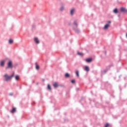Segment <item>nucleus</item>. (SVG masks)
Instances as JSON below:
<instances>
[{"mask_svg": "<svg viewBox=\"0 0 127 127\" xmlns=\"http://www.w3.org/2000/svg\"><path fill=\"white\" fill-rule=\"evenodd\" d=\"M71 82L72 84H75V80H72L71 81Z\"/></svg>", "mask_w": 127, "mask_h": 127, "instance_id": "22", "label": "nucleus"}, {"mask_svg": "<svg viewBox=\"0 0 127 127\" xmlns=\"http://www.w3.org/2000/svg\"><path fill=\"white\" fill-rule=\"evenodd\" d=\"M93 60V59L92 58H89V59H87L85 61L87 63H91V62H92V61Z\"/></svg>", "mask_w": 127, "mask_h": 127, "instance_id": "3", "label": "nucleus"}, {"mask_svg": "<svg viewBox=\"0 0 127 127\" xmlns=\"http://www.w3.org/2000/svg\"><path fill=\"white\" fill-rule=\"evenodd\" d=\"M8 68H12V62L9 61L7 64V67L5 68L6 70L8 69Z\"/></svg>", "mask_w": 127, "mask_h": 127, "instance_id": "2", "label": "nucleus"}, {"mask_svg": "<svg viewBox=\"0 0 127 127\" xmlns=\"http://www.w3.org/2000/svg\"><path fill=\"white\" fill-rule=\"evenodd\" d=\"M35 65H36V69H37V70H39V65L37 64V63H36Z\"/></svg>", "mask_w": 127, "mask_h": 127, "instance_id": "12", "label": "nucleus"}, {"mask_svg": "<svg viewBox=\"0 0 127 127\" xmlns=\"http://www.w3.org/2000/svg\"><path fill=\"white\" fill-rule=\"evenodd\" d=\"M77 54H78V55H79L80 56H83V55H84L83 54V53H80V52H78V53H77Z\"/></svg>", "mask_w": 127, "mask_h": 127, "instance_id": "17", "label": "nucleus"}, {"mask_svg": "<svg viewBox=\"0 0 127 127\" xmlns=\"http://www.w3.org/2000/svg\"><path fill=\"white\" fill-rule=\"evenodd\" d=\"M9 44H12V43H13V40H12V39H9Z\"/></svg>", "mask_w": 127, "mask_h": 127, "instance_id": "14", "label": "nucleus"}, {"mask_svg": "<svg viewBox=\"0 0 127 127\" xmlns=\"http://www.w3.org/2000/svg\"><path fill=\"white\" fill-rule=\"evenodd\" d=\"M120 10L121 11H122V12H126V11H127V10H126V8L124 7H121L120 8Z\"/></svg>", "mask_w": 127, "mask_h": 127, "instance_id": "7", "label": "nucleus"}, {"mask_svg": "<svg viewBox=\"0 0 127 127\" xmlns=\"http://www.w3.org/2000/svg\"><path fill=\"white\" fill-rule=\"evenodd\" d=\"M113 11H114V13H118V9H117V8L115 9Z\"/></svg>", "mask_w": 127, "mask_h": 127, "instance_id": "16", "label": "nucleus"}, {"mask_svg": "<svg viewBox=\"0 0 127 127\" xmlns=\"http://www.w3.org/2000/svg\"><path fill=\"white\" fill-rule=\"evenodd\" d=\"M75 11V9H72L71 10H70V14L71 15H73L74 14V12Z\"/></svg>", "mask_w": 127, "mask_h": 127, "instance_id": "10", "label": "nucleus"}, {"mask_svg": "<svg viewBox=\"0 0 127 127\" xmlns=\"http://www.w3.org/2000/svg\"><path fill=\"white\" fill-rule=\"evenodd\" d=\"M76 75L77 77H79V71L77 70L76 71Z\"/></svg>", "mask_w": 127, "mask_h": 127, "instance_id": "19", "label": "nucleus"}, {"mask_svg": "<svg viewBox=\"0 0 127 127\" xmlns=\"http://www.w3.org/2000/svg\"><path fill=\"white\" fill-rule=\"evenodd\" d=\"M65 77H66V78H68V77H70V74L68 73H66L65 74Z\"/></svg>", "mask_w": 127, "mask_h": 127, "instance_id": "15", "label": "nucleus"}, {"mask_svg": "<svg viewBox=\"0 0 127 127\" xmlns=\"http://www.w3.org/2000/svg\"><path fill=\"white\" fill-rule=\"evenodd\" d=\"M53 86L54 87V88H57L58 87V83L55 82L53 84Z\"/></svg>", "mask_w": 127, "mask_h": 127, "instance_id": "8", "label": "nucleus"}, {"mask_svg": "<svg viewBox=\"0 0 127 127\" xmlns=\"http://www.w3.org/2000/svg\"><path fill=\"white\" fill-rule=\"evenodd\" d=\"M85 71H86L87 72H89L90 71V68H89V66H85L84 68Z\"/></svg>", "mask_w": 127, "mask_h": 127, "instance_id": "5", "label": "nucleus"}, {"mask_svg": "<svg viewBox=\"0 0 127 127\" xmlns=\"http://www.w3.org/2000/svg\"><path fill=\"white\" fill-rule=\"evenodd\" d=\"M108 23H111V21H108Z\"/></svg>", "mask_w": 127, "mask_h": 127, "instance_id": "25", "label": "nucleus"}, {"mask_svg": "<svg viewBox=\"0 0 127 127\" xmlns=\"http://www.w3.org/2000/svg\"><path fill=\"white\" fill-rule=\"evenodd\" d=\"M4 77L5 79V81H8L11 80L13 77H14V72H13L11 76H8L7 74H5Z\"/></svg>", "mask_w": 127, "mask_h": 127, "instance_id": "1", "label": "nucleus"}, {"mask_svg": "<svg viewBox=\"0 0 127 127\" xmlns=\"http://www.w3.org/2000/svg\"><path fill=\"white\" fill-rule=\"evenodd\" d=\"M74 25H76V26H78V24H77V22L76 21H74Z\"/></svg>", "mask_w": 127, "mask_h": 127, "instance_id": "20", "label": "nucleus"}, {"mask_svg": "<svg viewBox=\"0 0 127 127\" xmlns=\"http://www.w3.org/2000/svg\"><path fill=\"white\" fill-rule=\"evenodd\" d=\"M34 41L37 44H39V40H38V38H35Z\"/></svg>", "mask_w": 127, "mask_h": 127, "instance_id": "6", "label": "nucleus"}, {"mask_svg": "<svg viewBox=\"0 0 127 127\" xmlns=\"http://www.w3.org/2000/svg\"><path fill=\"white\" fill-rule=\"evenodd\" d=\"M15 112H16V109L15 108H13L11 111V113H12V114L15 113Z\"/></svg>", "mask_w": 127, "mask_h": 127, "instance_id": "9", "label": "nucleus"}, {"mask_svg": "<svg viewBox=\"0 0 127 127\" xmlns=\"http://www.w3.org/2000/svg\"><path fill=\"white\" fill-rule=\"evenodd\" d=\"M4 63H5V61H2L0 62V65L1 67H3V66H4Z\"/></svg>", "mask_w": 127, "mask_h": 127, "instance_id": "4", "label": "nucleus"}, {"mask_svg": "<svg viewBox=\"0 0 127 127\" xmlns=\"http://www.w3.org/2000/svg\"><path fill=\"white\" fill-rule=\"evenodd\" d=\"M48 89L51 91V86L49 84L48 85Z\"/></svg>", "mask_w": 127, "mask_h": 127, "instance_id": "18", "label": "nucleus"}, {"mask_svg": "<svg viewBox=\"0 0 127 127\" xmlns=\"http://www.w3.org/2000/svg\"><path fill=\"white\" fill-rule=\"evenodd\" d=\"M126 36H127V34H126Z\"/></svg>", "mask_w": 127, "mask_h": 127, "instance_id": "26", "label": "nucleus"}, {"mask_svg": "<svg viewBox=\"0 0 127 127\" xmlns=\"http://www.w3.org/2000/svg\"><path fill=\"white\" fill-rule=\"evenodd\" d=\"M110 126V125L108 123H107L106 125H105V127H109V126Z\"/></svg>", "mask_w": 127, "mask_h": 127, "instance_id": "21", "label": "nucleus"}, {"mask_svg": "<svg viewBox=\"0 0 127 127\" xmlns=\"http://www.w3.org/2000/svg\"><path fill=\"white\" fill-rule=\"evenodd\" d=\"M64 9V7H62L61 8H60V10L62 11Z\"/></svg>", "mask_w": 127, "mask_h": 127, "instance_id": "23", "label": "nucleus"}, {"mask_svg": "<svg viewBox=\"0 0 127 127\" xmlns=\"http://www.w3.org/2000/svg\"><path fill=\"white\" fill-rule=\"evenodd\" d=\"M109 26H110V25L109 24H107L104 26V29H108V28H109Z\"/></svg>", "mask_w": 127, "mask_h": 127, "instance_id": "11", "label": "nucleus"}, {"mask_svg": "<svg viewBox=\"0 0 127 127\" xmlns=\"http://www.w3.org/2000/svg\"><path fill=\"white\" fill-rule=\"evenodd\" d=\"M15 79L16 81H18L19 80V75H16Z\"/></svg>", "mask_w": 127, "mask_h": 127, "instance_id": "13", "label": "nucleus"}, {"mask_svg": "<svg viewBox=\"0 0 127 127\" xmlns=\"http://www.w3.org/2000/svg\"><path fill=\"white\" fill-rule=\"evenodd\" d=\"M13 95V93H10L9 96H12Z\"/></svg>", "mask_w": 127, "mask_h": 127, "instance_id": "24", "label": "nucleus"}]
</instances>
